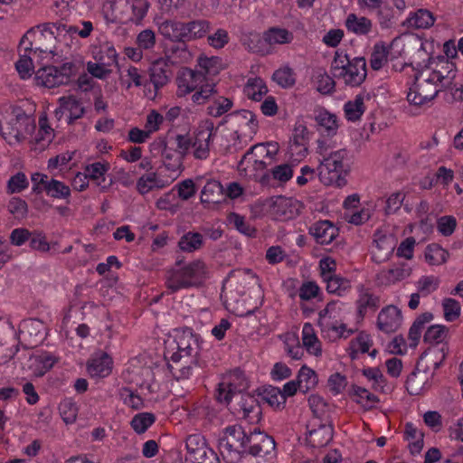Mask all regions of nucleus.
I'll return each instance as SVG.
<instances>
[{
	"mask_svg": "<svg viewBox=\"0 0 463 463\" xmlns=\"http://www.w3.org/2000/svg\"><path fill=\"white\" fill-rule=\"evenodd\" d=\"M317 153L322 156L318 166V176L325 185L344 186L349 172L348 151L345 148L328 151L322 140L317 141Z\"/></svg>",
	"mask_w": 463,
	"mask_h": 463,
	"instance_id": "f257e3e1",
	"label": "nucleus"
},
{
	"mask_svg": "<svg viewBox=\"0 0 463 463\" xmlns=\"http://www.w3.org/2000/svg\"><path fill=\"white\" fill-rule=\"evenodd\" d=\"M274 150H269L265 144L259 143L252 146L242 156L238 164V170L241 175L247 176L262 184H267L269 181V174L266 172V158L271 159L278 153L279 148L276 145H269Z\"/></svg>",
	"mask_w": 463,
	"mask_h": 463,
	"instance_id": "f03ea898",
	"label": "nucleus"
},
{
	"mask_svg": "<svg viewBox=\"0 0 463 463\" xmlns=\"http://www.w3.org/2000/svg\"><path fill=\"white\" fill-rule=\"evenodd\" d=\"M260 432L255 428L247 433L243 427L238 424L226 427L223 436L219 439V450L223 458L230 463L239 462L250 446L252 438Z\"/></svg>",
	"mask_w": 463,
	"mask_h": 463,
	"instance_id": "7ed1b4c3",
	"label": "nucleus"
},
{
	"mask_svg": "<svg viewBox=\"0 0 463 463\" xmlns=\"http://www.w3.org/2000/svg\"><path fill=\"white\" fill-rule=\"evenodd\" d=\"M333 78L342 80L345 85L360 86L366 79V61L364 57L349 59L347 54L336 51L331 63Z\"/></svg>",
	"mask_w": 463,
	"mask_h": 463,
	"instance_id": "20e7f679",
	"label": "nucleus"
},
{
	"mask_svg": "<svg viewBox=\"0 0 463 463\" xmlns=\"http://www.w3.org/2000/svg\"><path fill=\"white\" fill-rule=\"evenodd\" d=\"M54 12L60 17V20L39 24L37 28H41L43 32L50 33L54 38L75 33L81 38H87L93 31V25L90 21H82V29H80L79 26L70 22L71 12L68 2L63 0L61 2L57 1L55 3Z\"/></svg>",
	"mask_w": 463,
	"mask_h": 463,
	"instance_id": "39448f33",
	"label": "nucleus"
},
{
	"mask_svg": "<svg viewBox=\"0 0 463 463\" xmlns=\"http://www.w3.org/2000/svg\"><path fill=\"white\" fill-rule=\"evenodd\" d=\"M206 278L205 263L196 260L183 268L168 271L165 285L171 293H175L183 288L200 286Z\"/></svg>",
	"mask_w": 463,
	"mask_h": 463,
	"instance_id": "423d86ee",
	"label": "nucleus"
},
{
	"mask_svg": "<svg viewBox=\"0 0 463 463\" xmlns=\"http://www.w3.org/2000/svg\"><path fill=\"white\" fill-rule=\"evenodd\" d=\"M452 71L450 70L445 77L440 71H434L429 78L421 80L419 74H416L415 81L407 94L408 101L415 106H421L433 100L440 90L438 89V82L442 83L446 78L452 80L455 77V73L450 75Z\"/></svg>",
	"mask_w": 463,
	"mask_h": 463,
	"instance_id": "0eeeda50",
	"label": "nucleus"
},
{
	"mask_svg": "<svg viewBox=\"0 0 463 463\" xmlns=\"http://www.w3.org/2000/svg\"><path fill=\"white\" fill-rule=\"evenodd\" d=\"M250 446L243 454L241 463H275L277 458L276 442L264 432L252 438Z\"/></svg>",
	"mask_w": 463,
	"mask_h": 463,
	"instance_id": "6e6552de",
	"label": "nucleus"
},
{
	"mask_svg": "<svg viewBox=\"0 0 463 463\" xmlns=\"http://www.w3.org/2000/svg\"><path fill=\"white\" fill-rule=\"evenodd\" d=\"M75 72L76 66L73 62H65L60 67L44 66L37 70L35 80L38 85L51 89L67 84Z\"/></svg>",
	"mask_w": 463,
	"mask_h": 463,
	"instance_id": "1a4fd4ad",
	"label": "nucleus"
},
{
	"mask_svg": "<svg viewBox=\"0 0 463 463\" xmlns=\"http://www.w3.org/2000/svg\"><path fill=\"white\" fill-rule=\"evenodd\" d=\"M175 342L177 351L172 354L170 357L171 362L197 358L201 347L199 337L194 334L192 328L185 327L179 331L175 335Z\"/></svg>",
	"mask_w": 463,
	"mask_h": 463,
	"instance_id": "9d476101",
	"label": "nucleus"
},
{
	"mask_svg": "<svg viewBox=\"0 0 463 463\" xmlns=\"http://www.w3.org/2000/svg\"><path fill=\"white\" fill-rule=\"evenodd\" d=\"M217 128L211 120H206L201 124L193 134L192 148L193 156L195 159L205 160L210 156V144L216 135Z\"/></svg>",
	"mask_w": 463,
	"mask_h": 463,
	"instance_id": "9b49d317",
	"label": "nucleus"
},
{
	"mask_svg": "<svg viewBox=\"0 0 463 463\" xmlns=\"http://www.w3.org/2000/svg\"><path fill=\"white\" fill-rule=\"evenodd\" d=\"M248 388V383L243 373L234 370L226 375L218 384L216 399L222 403H229L232 396Z\"/></svg>",
	"mask_w": 463,
	"mask_h": 463,
	"instance_id": "f8f14e48",
	"label": "nucleus"
},
{
	"mask_svg": "<svg viewBox=\"0 0 463 463\" xmlns=\"http://www.w3.org/2000/svg\"><path fill=\"white\" fill-rule=\"evenodd\" d=\"M216 57H199L198 65L204 71H194L192 70L188 71L189 80L186 78L180 79L178 80V95L184 96L190 92H193L197 88V82H202L205 74L213 73V67L217 61Z\"/></svg>",
	"mask_w": 463,
	"mask_h": 463,
	"instance_id": "ddd939ff",
	"label": "nucleus"
},
{
	"mask_svg": "<svg viewBox=\"0 0 463 463\" xmlns=\"http://www.w3.org/2000/svg\"><path fill=\"white\" fill-rule=\"evenodd\" d=\"M449 353L447 344L433 345L425 350L417 362V370L430 373V369L435 373L440 367Z\"/></svg>",
	"mask_w": 463,
	"mask_h": 463,
	"instance_id": "4468645a",
	"label": "nucleus"
},
{
	"mask_svg": "<svg viewBox=\"0 0 463 463\" xmlns=\"http://www.w3.org/2000/svg\"><path fill=\"white\" fill-rule=\"evenodd\" d=\"M411 267L404 262L393 264L389 269H383L376 275L377 282L382 286H390L409 278L411 274Z\"/></svg>",
	"mask_w": 463,
	"mask_h": 463,
	"instance_id": "2eb2a0df",
	"label": "nucleus"
},
{
	"mask_svg": "<svg viewBox=\"0 0 463 463\" xmlns=\"http://www.w3.org/2000/svg\"><path fill=\"white\" fill-rule=\"evenodd\" d=\"M402 323V311L395 306L383 307L377 317L378 328L386 334L397 331Z\"/></svg>",
	"mask_w": 463,
	"mask_h": 463,
	"instance_id": "dca6fc26",
	"label": "nucleus"
},
{
	"mask_svg": "<svg viewBox=\"0 0 463 463\" xmlns=\"http://www.w3.org/2000/svg\"><path fill=\"white\" fill-rule=\"evenodd\" d=\"M334 428L331 421L319 423L317 428L308 430L307 436V443L313 448H324L333 439Z\"/></svg>",
	"mask_w": 463,
	"mask_h": 463,
	"instance_id": "f3484780",
	"label": "nucleus"
},
{
	"mask_svg": "<svg viewBox=\"0 0 463 463\" xmlns=\"http://www.w3.org/2000/svg\"><path fill=\"white\" fill-rule=\"evenodd\" d=\"M434 377V372L430 373L417 370V366L408 376L406 390L411 395H419L430 388V380Z\"/></svg>",
	"mask_w": 463,
	"mask_h": 463,
	"instance_id": "a211bd4d",
	"label": "nucleus"
},
{
	"mask_svg": "<svg viewBox=\"0 0 463 463\" xmlns=\"http://www.w3.org/2000/svg\"><path fill=\"white\" fill-rule=\"evenodd\" d=\"M87 369L91 377H106L112 371V359L105 352L96 353L89 361Z\"/></svg>",
	"mask_w": 463,
	"mask_h": 463,
	"instance_id": "6ab92c4d",
	"label": "nucleus"
},
{
	"mask_svg": "<svg viewBox=\"0 0 463 463\" xmlns=\"http://www.w3.org/2000/svg\"><path fill=\"white\" fill-rule=\"evenodd\" d=\"M309 233L319 244H329L338 235L337 228L327 220L318 221L309 227Z\"/></svg>",
	"mask_w": 463,
	"mask_h": 463,
	"instance_id": "aec40b11",
	"label": "nucleus"
},
{
	"mask_svg": "<svg viewBox=\"0 0 463 463\" xmlns=\"http://www.w3.org/2000/svg\"><path fill=\"white\" fill-rule=\"evenodd\" d=\"M372 260L376 263H383L389 260L394 250V241L386 235L374 234Z\"/></svg>",
	"mask_w": 463,
	"mask_h": 463,
	"instance_id": "412c9836",
	"label": "nucleus"
},
{
	"mask_svg": "<svg viewBox=\"0 0 463 463\" xmlns=\"http://www.w3.org/2000/svg\"><path fill=\"white\" fill-rule=\"evenodd\" d=\"M124 5L131 11V14L121 13L118 19L121 22H131L137 24L146 15L150 4L147 0H124Z\"/></svg>",
	"mask_w": 463,
	"mask_h": 463,
	"instance_id": "4be33fe9",
	"label": "nucleus"
},
{
	"mask_svg": "<svg viewBox=\"0 0 463 463\" xmlns=\"http://www.w3.org/2000/svg\"><path fill=\"white\" fill-rule=\"evenodd\" d=\"M434 14L428 9H418L411 12L409 17L402 23L403 26L411 29H429L435 23Z\"/></svg>",
	"mask_w": 463,
	"mask_h": 463,
	"instance_id": "5701e85b",
	"label": "nucleus"
},
{
	"mask_svg": "<svg viewBox=\"0 0 463 463\" xmlns=\"http://www.w3.org/2000/svg\"><path fill=\"white\" fill-rule=\"evenodd\" d=\"M158 32L172 42L186 40L185 23L183 22L165 20L158 24Z\"/></svg>",
	"mask_w": 463,
	"mask_h": 463,
	"instance_id": "b1692460",
	"label": "nucleus"
},
{
	"mask_svg": "<svg viewBox=\"0 0 463 463\" xmlns=\"http://www.w3.org/2000/svg\"><path fill=\"white\" fill-rule=\"evenodd\" d=\"M317 131L326 137H334L338 129L337 118L335 114L323 109L319 110L316 116Z\"/></svg>",
	"mask_w": 463,
	"mask_h": 463,
	"instance_id": "393cba45",
	"label": "nucleus"
},
{
	"mask_svg": "<svg viewBox=\"0 0 463 463\" xmlns=\"http://www.w3.org/2000/svg\"><path fill=\"white\" fill-rule=\"evenodd\" d=\"M270 213L275 219L280 221L292 219L297 214L292 201L284 196H278L272 200Z\"/></svg>",
	"mask_w": 463,
	"mask_h": 463,
	"instance_id": "a878e982",
	"label": "nucleus"
},
{
	"mask_svg": "<svg viewBox=\"0 0 463 463\" xmlns=\"http://www.w3.org/2000/svg\"><path fill=\"white\" fill-rule=\"evenodd\" d=\"M161 150L163 163L169 171L176 172L182 168L184 157L175 150L166 146L164 140H160L152 145Z\"/></svg>",
	"mask_w": 463,
	"mask_h": 463,
	"instance_id": "bb28decb",
	"label": "nucleus"
},
{
	"mask_svg": "<svg viewBox=\"0 0 463 463\" xmlns=\"http://www.w3.org/2000/svg\"><path fill=\"white\" fill-rule=\"evenodd\" d=\"M171 75L168 61L165 59L156 60L150 68V81L156 89L166 85Z\"/></svg>",
	"mask_w": 463,
	"mask_h": 463,
	"instance_id": "cd10ccee",
	"label": "nucleus"
},
{
	"mask_svg": "<svg viewBox=\"0 0 463 463\" xmlns=\"http://www.w3.org/2000/svg\"><path fill=\"white\" fill-rule=\"evenodd\" d=\"M358 317L363 319L368 311L374 312L380 306V298L369 289L361 286L359 298L356 301Z\"/></svg>",
	"mask_w": 463,
	"mask_h": 463,
	"instance_id": "c85d7f7f",
	"label": "nucleus"
},
{
	"mask_svg": "<svg viewBox=\"0 0 463 463\" xmlns=\"http://www.w3.org/2000/svg\"><path fill=\"white\" fill-rule=\"evenodd\" d=\"M262 39L269 46L282 45L291 43L294 34L286 28L273 26L263 33Z\"/></svg>",
	"mask_w": 463,
	"mask_h": 463,
	"instance_id": "c756f323",
	"label": "nucleus"
},
{
	"mask_svg": "<svg viewBox=\"0 0 463 463\" xmlns=\"http://www.w3.org/2000/svg\"><path fill=\"white\" fill-rule=\"evenodd\" d=\"M370 94L362 92L355 96L354 100L347 101L344 106L345 118L349 121H356L360 119L364 112V100L370 99Z\"/></svg>",
	"mask_w": 463,
	"mask_h": 463,
	"instance_id": "7c9ffc66",
	"label": "nucleus"
},
{
	"mask_svg": "<svg viewBox=\"0 0 463 463\" xmlns=\"http://www.w3.org/2000/svg\"><path fill=\"white\" fill-rule=\"evenodd\" d=\"M348 32L356 35H367L373 28L372 21L365 16H357L355 14H349L345 21Z\"/></svg>",
	"mask_w": 463,
	"mask_h": 463,
	"instance_id": "2f4dec72",
	"label": "nucleus"
},
{
	"mask_svg": "<svg viewBox=\"0 0 463 463\" xmlns=\"http://www.w3.org/2000/svg\"><path fill=\"white\" fill-rule=\"evenodd\" d=\"M20 332L36 344L43 339L45 326L40 319L30 318L22 322Z\"/></svg>",
	"mask_w": 463,
	"mask_h": 463,
	"instance_id": "473e14b6",
	"label": "nucleus"
},
{
	"mask_svg": "<svg viewBox=\"0 0 463 463\" xmlns=\"http://www.w3.org/2000/svg\"><path fill=\"white\" fill-rule=\"evenodd\" d=\"M56 362L57 359L52 354L48 352H42L30 357V367L33 369L36 375L43 376L53 367Z\"/></svg>",
	"mask_w": 463,
	"mask_h": 463,
	"instance_id": "72a5a7b5",
	"label": "nucleus"
},
{
	"mask_svg": "<svg viewBox=\"0 0 463 463\" xmlns=\"http://www.w3.org/2000/svg\"><path fill=\"white\" fill-rule=\"evenodd\" d=\"M181 40L173 42V44L167 49V61L171 63H184L191 60L192 54L188 50L186 42Z\"/></svg>",
	"mask_w": 463,
	"mask_h": 463,
	"instance_id": "f704fd0d",
	"label": "nucleus"
},
{
	"mask_svg": "<svg viewBox=\"0 0 463 463\" xmlns=\"http://www.w3.org/2000/svg\"><path fill=\"white\" fill-rule=\"evenodd\" d=\"M242 417L250 423H257L261 418V408L260 401L253 396L247 395L241 403Z\"/></svg>",
	"mask_w": 463,
	"mask_h": 463,
	"instance_id": "c9c22d12",
	"label": "nucleus"
},
{
	"mask_svg": "<svg viewBox=\"0 0 463 463\" xmlns=\"http://www.w3.org/2000/svg\"><path fill=\"white\" fill-rule=\"evenodd\" d=\"M223 198V187L216 180L208 181L201 192L203 203H218Z\"/></svg>",
	"mask_w": 463,
	"mask_h": 463,
	"instance_id": "e433bc0d",
	"label": "nucleus"
},
{
	"mask_svg": "<svg viewBox=\"0 0 463 463\" xmlns=\"http://www.w3.org/2000/svg\"><path fill=\"white\" fill-rule=\"evenodd\" d=\"M258 396L262 402H267L272 408L280 409L286 403V399L281 394V390L271 385L259 389Z\"/></svg>",
	"mask_w": 463,
	"mask_h": 463,
	"instance_id": "4c0bfd02",
	"label": "nucleus"
},
{
	"mask_svg": "<svg viewBox=\"0 0 463 463\" xmlns=\"http://www.w3.org/2000/svg\"><path fill=\"white\" fill-rule=\"evenodd\" d=\"M209 106L207 107V114L218 118L228 112L233 105V102L229 98L219 95L216 90L213 98L210 99Z\"/></svg>",
	"mask_w": 463,
	"mask_h": 463,
	"instance_id": "58836bf2",
	"label": "nucleus"
},
{
	"mask_svg": "<svg viewBox=\"0 0 463 463\" xmlns=\"http://www.w3.org/2000/svg\"><path fill=\"white\" fill-rule=\"evenodd\" d=\"M186 456L185 461H188L191 458H196L203 453H207L210 449L206 446L205 439L201 434L189 435L185 441Z\"/></svg>",
	"mask_w": 463,
	"mask_h": 463,
	"instance_id": "ea45409f",
	"label": "nucleus"
},
{
	"mask_svg": "<svg viewBox=\"0 0 463 463\" xmlns=\"http://www.w3.org/2000/svg\"><path fill=\"white\" fill-rule=\"evenodd\" d=\"M58 101L69 112L67 119L69 125L73 124L76 119L80 118L85 113V109L80 100L73 96L61 97Z\"/></svg>",
	"mask_w": 463,
	"mask_h": 463,
	"instance_id": "a19ab883",
	"label": "nucleus"
},
{
	"mask_svg": "<svg viewBox=\"0 0 463 463\" xmlns=\"http://www.w3.org/2000/svg\"><path fill=\"white\" fill-rule=\"evenodd\" d=\"M302 342L307 352L318 356L321 354V345L316 335L313 326L310 323H305L302 329Z\"/></svg>",
	"mask_w": 463,
	"mask_h": 463,
	"instance_id": "79ce46f5",
	"label": "nucleus"
},
{
	"mask_svg": "<svg viewBox=\"0 0 463 463\" xmlns=\"http://www.w3.org/2000/svg\"><path fill=\"white\" fill-rule=\"evenodd\" d=\"M186 40L192 41L204 37L211 30V23L205 19L185 23Z\"/></svg>",
	"mask_w": 463,
	"mask_h": 463,
	"instance_id": "37998d69",
	"label": "nucleus"
},
{
	"mask_svg": "<svg viewBox=\"0 0 463 463\" xmlns=\"http://www.w3.org/2000/svg\"><path fill=\"white\" fill-rule=\"evenodd\" d=\"M297 381L298 383V389L302 392H307L315 388L318 383L316 372L307 365H303L298 371Z\"/></svg>",
	"mask_w": 463,
	"mask_h": 463,
	"instance_id": "c03bdc74",
	"label": "nucleus"
},
{
	"mask_svg": "<svg viewBox=\"0 0 463 463\" xmlns=\"http://www.w3.org/2000/svg\"><path fill=\"white\" fill-rule=\"evenodd\" d=\"M267 92L268 87L264 80L258 77L249 79L244 87L245 95L255 101H260Z\"/></svg>",
	"mask_w": 463,
	"mask_h": 463,
	"instance_id": "a18cd8bd",
	"label": "nucleus"
},
{
	"mask_svg": "<svg viewBox=\"0 0 463 463\" xmlns=\"http://www.w3.org/2000/svg\"><path fill=\"white\" fill-rule=\"evenodd\" d=\"M193 365H201L198 358L172 362L168 364V368L176 379H187L192 374Z\"/></svg>",
	"mask_w": 463,
	"mask_h": 463,
	"instance_id": "49530a36",
	"label": "nucleus"
},
{
	"mask_svg": "<svg viewBox=\"0 0 463 463\" xmlns=\"http://www.w3.org/2000/svg\"><path fill=\"white\" fill-rule=\"evenodd\" d=\"M272 80L283 89L292 88L297 81L296 73L288 65L276 70L272 75Z\"/></svg>",
	"mask_w": 463,
	"mask_h": 463,
	"instance_id": "de8ad7c7",
	"label": "nucleus"
},
{
	"mask_svg": "<svg viewBox=\"0 0 463 463\" xmlns=\"http://www.w3.org/2000/svg\"><path fill=\"white\" fill-rule=\"evenodd\" d=\"M308 403L316 418L324 421H330L329 411L331 405L327 403L321 396L315 394L311 395L308 398Z\"/></svg>",
	"mask_w": 463,
	"mask_h": 463,
	"instance_id": "09e8293b",
	"label": "nucleus"
},
{
	"mask_svg": "<svg viewBox=\"0 0 463 463\" xmlns=\"http://www.w3.org/2000/svg\"><path fill=\"white\" fill-rule=\"evenodd\" d=\"M203 245V235L199 232H188L178 241V247L182 251L194 252Z\"/></svg>",
	"mask_w": 463,
	"mask_h": 463,
	"instance_id": "8fccbe9b",
	"label": "nucleus"
},
{
	"mask_svg": "<svg viewBox=\"0 0 463 463\" xmlns=\"http://www.w3.org/2000/svg\"><path fill=\"white\" fill-rule=\"evenodd\" d=\"M45 193L48 196L54 199H64L69 203V197L71 196V189L64 183L56 179H50L48 184L45 185Z\"/></svg>",
	"mask_w": 463,
	"mask_h": 463,
	"instance_id": "3c124183",
	"label": "nucleus"
},
{
	"mask_svg": "<svg viewBox=\"0 0 463 463\" xmlns=\"http://www.w3.org/2000/svg\"><path fill=\"white\" fill-rule=\"evenodd\" d=\"M326 283V290L328 293L342 296L351 288V282L349 279L341 277L340 275H334L324 279Z\"/></svg>",
	"mask_w": 463,
	"mask_h": 463,
	"instance_id": "603ef678",
	"label": "nucleus"
},
{
	"mask_svg": "<svg viewBox=\"0 0 463 463\" xmlns=\"http://www.w3.org/2000/svg\"><path fill=\"white\" fill-rule=\"evenodd\" d=\"M389 51L384 43H377L374 44L370 58V66L373 71L381 70L387 62Z\"/></svg>",
	"mask_w": 463,
	"mask_h": 463,
	"instance_id": "864d4df0",
	"label": "nucleus"
},
{
	"mask_svg": "<svg viewBox=\"0 0 463 463\" xmlns=\"http://www.w3.org/2000/svg\"><path fill=\"white\" fill-rule=\"evenodd\" d=\"M449 252L441 246L432 243L427 246L425 251V260L430 265H439L446 262Z\"/></svg>",
	"mask_w": 463,
	"mask_h": 463,
	"instance_id": "5fc2aeb1",
	"label": "nucleus"
},
{
	"mask_svg": "<svg viewBox=\"0 0 463 463\" xmlns=\"http://www.w3.org/2000/svg\"><path fill=\"white\" fill-rule=\"evenodd\" d=\"M352 391L353 395L355 397V402L362 404V406L366 410L371 409L376 402H379L377 396L371 393L365 388L353 385Z\"/></svg>",
	"mask_w": 463,
	"mask_h": 463,
	"instance_id": "6e6d98bb",
	"label": "nucleus"
},
{
	"mask_svg": "<svg viewBox=\"0 0 463 463\" xmlns=\"http://www.w3.org/2000/svg\"><path fill=\"white\" fill-rule=\"evenodd\" d=\"M156 416L151 412L137 413L131 420L132 429L138 434H142L155 422Z\"/></svg>",
	"mask_w": 463,
	"mask_h": 463,
	"instance_id": "4d7b16f0",
	"label": "nucleus"
},
{
	"mask_svg": "<svg viewBox=\"0 0 463 463\" xmlns=\"http://www.w3.org/2000/svg\"><path fill=\"white\" fill-rule=\"evenodd\" d=\"M109 170V165L102 164L100 162L93 163L88 165L85 169L84 178L90 177L93 180L102 179V182H98V185H101L102 188H106L110 185L111 181L108 184H102L105 182L104 175Z\"/></svg>",
	"mask_w": 463,
	"mask_h": 463,
	"instance_id": "13d9d810",
	"label": "nucleus"
},
{
	"mask_svg": "<svg viewBox=\"0 0 463 463\" xmlns=\"http://www.w3.org/2000/svg\"><path fill=\"white\" fill-rule=\"evenodd\" d=\"M228 222L233 225L241 233L248 236L254 237L256 235V229L251 226L243 216L232 213L228 215Z\"/></svg>",
	"mask_w": 463,
	"mask_h": 463,
	"instance_id": "bf43d9fd",
	"label": "nucleus"
},
{
	"mask_svg": "<svg viewBox=\"0 0 463 463\" xmlns=\"http://www.w3.org/2000/svg\"><path fill=\"white\" fill-rule=\"evenodd\" d=\"M448 334L447 326L443 325H432L430 326L424 334L423 341L429 344H439L442 343Z\"/></svg>",
	"mask_w": 463,
	"mask_h": 463,
	"instance_id": "052dcab7",
	"label": "nucleus"
},
{
	"mask_svg": "<svg viewBox=\"0 0 463 463\" xmlns=\"http://www.w3.org/2000/svg\"><path fill=\"white\" fill-rule=\"evenodd\" d=\"M117 52L113 45L106 43L100 46L99 52H94V59L103 65L110 67L117 62Z\"/></svg>",
	"mask_w": 463,
	"mask_h": 463,
	"instance_id": "680f3d73",
	"label": "nucleus"
},
{
	"mask_svg": "<svg viewBox=\"0 0 463 463\" xmlns=\"http://www.w3.org/2000/svg\"><path fill=\"white\" fill-rule=\"evenodd\" d=\"M119 397L123 401L124 404L134 410H139L144 406L143 399L130 388H120Z\"/></svg>",
	"mask_w": 463,
	"mask_h": 463,
	"instance_id": "e2e57ef3",
	"label": "nucleus"
},
{
	"mask_svg": "<svg viewBox=\"0 0 463 463\" xmlns=\"http://www.w3.org/2000/svg\"><path fill=\"white\" fill-rule=\"evenodd\" d=\"M214 83H205L199 88L197 87L194 91V93L192 96V100L196 104H204L210 101V99L213 98L216 91Z\"/></svg>",
	"mask_w": 463,
	"mask_h": 463,
	"instance_id": "0e129e2a",
	"label": "nucleus"
},
{
	"mask_svg": "<svg viewBox=\"0 0 463 463\" xmlns=\"http://www.w3.org/2000/svg\"><path fill=\"white\" fill-rule=\"evenodd\" d=\"M444 318L452 322L459 317L461 314V307L459 303L454 298H444L442 301Z\"/></svg>",
	"mask_w": 463,
	"mask_h": 463,
	"instance_id": "69168bd1",
	"label": "nucleus"
},
{
	"mask_svg": "<svg viewBox=\"0 0 463 463\" xmlns=\"http://www.w3.org/2000/svg\"><path fill=\"white\" fill-rule=\"evenodd\" d=\"M29 185L26 175L23 172H18L10 177L7 183V192L9 194L20 193Z\"/></svg>",
	"mask_w": 463,
	"mask_h": 463,
	"instance_id": "338daca9",
	"label": "nucleus"
},
{
	"mask_svg": "<svg viewBox=\"0 0 463 463\" xmlns=\"http://www.w3.org/2000/svg\"><path fill=\"white\" fill-rule=\"evenodd\" d=\"M60 414L65 423H72L77 417V406L71 400H63L59 405Z\"/></svg>",
	"mask_w": 463,
	"mask_h": 463,
	"instance_id": "774afa93",
	"label": "nucleus"
}]
</instances>
